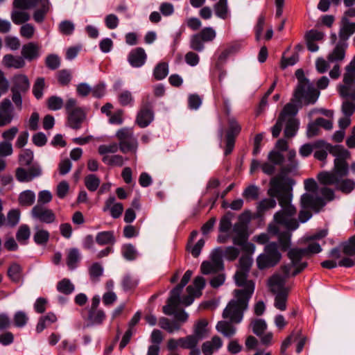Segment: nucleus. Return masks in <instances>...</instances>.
Instances as JSON below:
<instances>
[{
  "label": "nucleus",
  "mask_w": 355,
  "mask_h": 355,
  "mask_svg": "<svg viewBox=\"0 0 355 355\" xmlns=\"http://www.w3.org/2000/svg\"><path fill=\"white\" fill-rule=\"evenodd\" d=\"M254 293V286L250 285L246 290H234L236 300H232L223 310V317L230 318L231 322L239 323L243 318L249 300Z\"/></svg>",
  "instance_id": "1"
},
{
  "label": "nucleus",
  "mask_w": 355,
  "mask_h": 355,
  "mask_svg": "<svg viewBox=\"0 0 355 355\" xmlns=\"http://www.w3.org/2000/svg\"><path fill=\"white\" fill-rule=\"evenodd\" d=\"M293 185L279 181L278 178H272L270 181V188L268 190V194L270 197L276 198L278 200L279 205L282 208H288L289 206H293L291 204Z\"/></svg>",
  "instance_id": "2"
},
{
  "label": "nucleus",
  "mask_w": 355,
  "mask_h": 355,
  "mask_svg": "<svg viewBox=\"0 0 355 355\" xmlns=\"http://www.w3.org/2000/svg\"><path fill=\"white\" fill-rule=\"evenodd\" d=\"M282 259V254L279 250V245L276 242H270L263 248L256 259L257 266L261 270H266L277 266Z\"/></svg>",
  "instance_id": "3"
},
{
  "label": "nucleus",
  "mask_w": 355,
  "mask_h": 355,
  "mask_svg": "<svg viewBox=\"0 0 355 355\" xmlns=\"http://www.w3.org/2000/svg\"><path fill=\"white\" fill-rule=\"evenodd\" d=\"M116 136L119 141V148L123 153H135L137 151V140L130 129L121 128L116 132Z\"/></svg>",
  "instance_id": "4"
},
{
  "label": "nucleus",
  "mask_w": 355,
  "mask_h": 355,
  "mask_svg": "<svg viewBox=\"0 0 355 355\" xmlns=\"http://www.w3.org/2000/svg\"><path fill=\"white\" fill-rule=\"evenodd\" d=\"M241 126L234 116L228 118V128L225 135L224 155L231 154L234 148L236 137L241 132Z\"/></svg>",
  "instance_id": "5"
},
{
  "label": "nucleus",
  "mask_w": 355,
  "mask_h": 355,
  "mask_svg": "<svg viewBox=\"0 0 355 355\" xmlns=\"http://www.w3.org/2000/svg\"><path fill=\"white\" fill-rule=\"evenodd\" d=\"M295 77L297 79L296 89H315L313 83L306 78L304 71L298 69L295 71ZM329 80L327 76H322L316 82V89H326L329 85Z\"/></svg>",
  "instance_id": "6"
},
{
  "label": "nucleus",
  "mask_w": 355,
  "mask_h": 355,
  "mask_svg": "<svg viewBox=\"0 0 355 355\" xmlns=\"http://www.w3.org/2000/svg\"><path fill=\"white\" fill-rule=\"evenodd\" d=\"M42 174V168L37 163L32 164L28 170L19 167L15 171L16 179L19 182H31L33 179L41 176Z\"/></svg>",
  "instance_id": "7"
},
{
  "label": "nucleus",
  "mask_w": 355,
  "mask_h": 355,
  "mask_svg": "<svg viewBox=\"0 0 355 355\" xmlns=\"http://www.w3.org/2000/svg\"><path fill=\"white\" fill-rule=\"evenodd\" d=\"M31 216L41 223L46 224H51L55 220V215L53 211L41 204H37L33 207Z\"/></svg>",
  "instance_id": "8"
},
{
  "label": "nucleus",
  "mask_w": 355,
  "mask_h": 355,
  "mask_svg": "<svg viewBox=\"0 0 355 355\" xmlns=\"http://www.w3.org/2000/svg\"><path fill=\"white\" fill-rule=\"evenodd\" d=\"M14 116V107L10 100L4 98L0 103V127L10 124Z\"/></svg>",
  "instance_id": "9"
},
{
  "label": "nucleus",
  "mask_w": 355,
  "mask_h": 355,
  "mask_svg": "<svg viewBox=\"0 0 355 355\" xmlns=\"http://www.w3.org/2000/svg\"><path fill=\"white\" fill-rule=\"evenodd\" d=\"M300 205L303 209H311L316 211L325 205L324 200L318 196L305 193L301 196Z\"/></svg>",
  "instance_id": "10"
},
{
  "label": "nucleus",
  "mask_w": 355,
  "mask_h": 355,
  "mask_svg": "<svg viewBox=\"0 0 355 355\" xmlns=\"http://www.w3.org/2000/svg\"><path fill=\"white\" fill-rule=\"evenodd\" d=\"M343 82L339 89H355V56L345 68Z\"/></svg>",
  "instance_id": "11"
},
{
  "label": "nucleus",
  "mask_w": 355,
  "mask_h": 355,
  "mask_svg": "<svg viewBox=\"0 0 355 355\" xmlns=\"http://www.w3.org/2000/svg\"><path fill=\"white\" fill-rule=\"evenodd\" d=\"M67 123L69 127L76 130L80 129L82 123L86 117L83 110L80 107H76L67 113Z\"/></svg>",
  "instance_id": "12"
},
{
  "label": "nucleus",
  "mask_w": 355,
  "mask_h": 355,
  "mask_svg": "<svg viewBox=\"0 0 355 355\" xmlns=\"http://www.w3.org/2000/svg\"><path fill=\"white\" fill-rule=\"evenodd\" d=\"M147 55L145 50L141 47L132 49L128 54V61L135 68L142 67L146 61Z\"/></svg>",
  "instance_id": "13"
},
{
  "label": "nucleus",
  "mask_w": 355,
  "mask_h": 355,
  "mask_svg": "<svg viewBox=\"0 0 355 355\" xmlns=\"http://www.w3.org/2000/svg\"><path fill=\"white\" fill-rule=\"evenodd\" d=\"M298 162H288L286 166L281 168L279 173L273 178H278L279 181H282L287 184H295V180L288 177V174L297 171Z\"/></svg>",
  "instance_id": "14"
},
{
  "label": "nucleus",
  "mask_w": 355,
  "mask_h": 355,
  "mask_svg": "<svg viewBox=\"0 0 355 355\" xmlns=\"http://www.w3.org/2000/svg\"><path fill=\"white\" fill-rule=\"evenodd\" d=\"M40 46L35 42H28L23 45L21 49V55L23 59L28 61H32L37 59L40 56Z\"/></svg>",
  "instance_id": "15"
},
{
  "label": "nucleus",
  "mask_w": 355,
  "mask_h": 355,
  "mask_svg": "<svg viewBox=\"0 0 355 355\" xmlns=\"http://www.w3.org/2000/svg\"><path fill=\"white\" fill-rule=\"evenodd\" d=\"M115 197L114 196H110L105 201V207H103V211H106L110 209L111 216L116 219L120 217L123 211V206L121 202H115Z\"/></svg>",
  "instance_id": "16"
},
{
  "label": "nucleus",
  "mask_w": 355,
  "mask_h": 355,
  "mask_svg": "<svg viewBox=\"0 0 355 355\" xmlns=\"http://www.w3.org/2000/svg\"><path fill=\"white\" fill-rule=\"evenodd\" d=\"M296 214V208L295 206H289L288 208L284 207L277 211L273 216L275 222L283 225L286 221Z\"/></svg>",
  "instance_id": "17"
},
{
  "label": "nucleus",
  "mask_w": 355,
  "mask_h": 355,
  "mask_svg": "<svg viewBox=\"0 0 355 355\" xmlns=\"http://www.w3.org/2000/svg\"><path fill=\"white\" fill-rule=\"evenodd\" d=\"M355 33V23L350 22L347 17H342L339 37L341 41L347 40Z\"/></svg>",
  "instance_id": "18"
},
{
  "label": "nucleus",
  "mask_w": 355,
  "mask_h": 355,
  "mask_svg": "<svg viewBox=\"0 0 355 355\" xmlns=\"http://www.w3.org/2000/svg\"><path fill=\"white\" fill-rule=\"evenodd\" d=\"M106 316L102 309H87V317L85 320L88 322V325H100L105 320Z\"/></svg>",
  "instance_id": "19"
},
{
  "label": "nucleus",
  "mask_w": 355,
  "mask_h": 355,
  "mask_svg": "<svg viewBox=\"0 0 355 355\" xmlns=\"http://www.w3.org/2000/svg\"><path fill=\"white\" fill-rule=\"evenodd\" d=\"M154 120V111L149 110L140 109L138 112L136 122L137 125L144 128L148 126L151 122Z\"/></svg>",
  "instance_id": "20"
},
{
  "label": "nucleus",
  "mask_w": 355,
  "mask_h": 355,
  "mask_svg": "<svg viewBox=\"0 0 355 355\" xmlns=\"http://www.w3.org/2000/svg\"><path fill=\"white\" fill-rule=\"evenodd\" d=\"M96 243L101 245H113L116 243L114 231H102L97 233L95 238Z\"/></svg>",
  "instance_id": "21"
},
{
  "label": "nucleus",
  "mask_w": 355,
  "mask_h": 355,
  "mask_svg": "<svg viewBox=\"0 0 355 355\" xmlns=\"http://www.w3.org/2000/svg\"><path fill=\"white\" fill-rule=\"evenodd\" d=\"M328 152L334 156V161H347L350 157V152L342 145H328Z\"/></svg>",
  "instance_id": "22"
},
{
  "label": "nucleus",
  "mask_w": 355,
  "mask_h": 355,
  "mask_svg": "<svg viewBox=\"0 0 355 355\" xmlns=\"http://www.w3.org/2000/svg\"><path fill=\"white\" fill-rule=\"evenodd\" d=\"M80 260L81 254L79 250L76 248H70L66 257V263L68 268L71 270H75Z\"/></svg>",
  "instance_id": "23"
},
{
  "label": "nucleus",
  "mask_w": 355,
  "mask_h": 355,
  "mask_svg": "<svg viewBox=\"0 0 355 355\" xmlns=\"http://www.w3.org/2000/svg\"><path fill=\"white\" fill-rule=\"evenodd\" d=\"M3 64L7 68L21 69L26 63L22 57L14 56L12 54H6L2 60Z\"/></svg>",
  "instance_id": "24"
},
{
  "label": "nucleus",
  "mask_w": 355,
  "mask_h": 355,
  "mask_svg": "<svg viewBox=\"0 0 355 355\" xmlns=\"http://www.w3.org/2000/svg\"><path fill=\"white\" fill-rule=\"evenodd\" d=\"M317 178L320 184L335 185L339 182L340 179L336 176V174L331 171H322L318 174Z\"/></svg>",
  "instance_id": "25"
},
{
  "label": "nucleus",
  "mask_w": 355,
  "mask_h": 355,
  "mask_svg": "<svg viewBox=\"0 0 355 355\" xmlns=\"http://www.w3.org/2000/svg\"><path fill=\"white\" fill-rule=\"evenodd\" d=\"M205 279L202 276L195 277L192 285L187 287V292L190 294H197L198 297L202 295V291L205 287Z\"/></svg>",
  "instance_id": "26"
},
{
  "label": "nucleus",
  "mask_w": 355,
  "mask_h": 355,
  "mask_svg": "<svg viewBox=\"0 0 355 355\" xmlns=\"http://www.w3.org/2000/svg\"><path fill=\"white\" fill-rule=\"evenodd\" d=\"M23 268L17 263H12L8 268L7 275L11 282L19 283L22 278Z\"/></svg>",
  "instance_id": "27"
},
{
  "label": "nucleus",
  "mask_w": 355,
  "mask_h": 355,
  "mask_svg": "<svg viewBox=\"0 0 355 355\" xmlns=\"http://www.w3.org/2000/svg\"><path fill=\"white\" fill-rule=\"evenodd\" d=\"M347 44L343 41H340L335 46L333 51L328 55L330 62L340 61L344 59Z\"/></svg>",
  "instance_id": "28"
},
{
  "label": "nucleus",
  "mask_w": 355,
  "mask_h": 355,
  "mask_svg": "<svg viewBox=\"0 0 355 355\" xmlns=\"http://www.w3.org/2000/svg\"><path fill=\"white\" fill-rule=\"evenodd\" d=\"M214 10L216 17L226 19L230 15L227 0H219L214 4Z\"/></svg>",
  "instance_id": "29"
},
{
  "label": "nucleus",
  "mask_w": 355,
  "mask_h": 355,
  "mask_svg": "<svg viewBox=\"0 0 355 355\" xmlns=\"http://www.w3.org/2000/svg\"><path fill=\"white\" fill-rule=\"evenodd\" d=\"M248 272L237 270L234 275L235 283L238 286L244 287L242 290H246L250 285L252 284L255 287L254 283L252 280H248Z\"/></svg>",
  "instance_id": "30"
},
{
  "label": "nucleus",
  "mask_w": 355,
  "mask_h": 355,
  "mask_svg": "<svg viewBox=\"0 0 355 355\" xmlns=\"http://www.w3.org/2000/svg\"><path fill=\"white\" fill-rule=\"evenodd\" d=\"M216 330L224 336L230 338L236 333V328L230 322L225 320L219 321L216 327Z\"/></svg>",
  "instance_id": "31"
},
{
  "label": "nucleus",
  "mask_w": 355,
  "mask_h": 355,
  "mask_svg": "<svg viewBox=\"0 0 355 355\" xmlns=\"http://www.w3.org/2000/svg\"><path fill=\"white\" fill-rule=\"evenodd\" d=\"M12 89H29L30 82L27 76L22 73L15 74L11 79Z\"/></svg>",
  "instance_id": "32"
},
{
  "label": "nucleus",
  "mask_w": 355,
  "mask_h": 355,
  "mask_svg": "<svg viewBox=\"0 0 355 355\" xmlns=\"http://www.w3.org/2000/svg\"><path fill=\"white\" fill-rule=\"evenodd\" d=\"M46 320L48 327L57 321V317L53 312H49L45 315L41 316L39 318L35 328V331L37 334L42 333L46 328V325L43 324V320Z\"/></svg>",
  "instance_id": "33"
},
{
  "label": "nucleus",
  "mask_w": 355,
  "mask_h": 355,
  "mask_svg": "<svg viewBox=\"0 0 355 355\" xmlns=\"http://www.w3.org/2000/svg\"><path fill=\"white\" fill-rule=\"evenodd\" d=\"M35 200V193L31 190H26L20 193L18 198L19 203L23 207L33 205Z\"/></svg>",
  "instance_id": "34"
},
{
  "label": "nucleus",
  "mask_w": 355,
  "mask_h": 355,
  "mask_svg": "<svg viewBox=\"0 0 355 355\" xmlns=\"http://www.w3.org/2000/svg\"><path fill=\"white\" fill-rule=\"evenodd\" d=\"M332 171L340 179H343L349 173V165L347 161H334V166Z\"/></svg>",
  "instance_id": "35"
},
{
  "label": "nucleus",
  "mask_w": 355,
  "mask_h": 355,
  "mask_svg": "<svg viewBox=\"0 0 355 355\" xmlns=\"http://www.w3.org/2000/svg\"><path fill=\"white\" fill-rule=\"evenodd\" d=\"M11 19L15 24L19 25L30 19V15L25 10L13 9L11 12Z\"/></svg>",
  "instance_id": "36"
},
{
  "label": "nucleus",
  "mask_w": 355,
  "mask_h": 355,
  "mask_svg": "<svg viewBox=\"0 0 355 355\" xmlns=\"http://www.w3.org/2000/svg\"><path fill=\"white\" fill-rule=\"evenodd\" d=\"M288 298V291L286 288L280 290L275 297V306L280 311L286 309V302Z\"/></svg>",
  "instance_id": "37"
},
{
  "label": "nucleus",
  "mask_w": 355,
  "mask_h": 355,
  "mask_svg": "<svg viewBox=\"0 0 355 355\" xmlns=\"http://www.w3.org/2000/svg\"><path fill=\"white\" fill-rule=\"evenodd\" d=\"M103 267L98 262L93 263L89 268V275L92 282H97L103 274Z\"/></svg>",
  "instance_id": "38"
},
{
  "label": "nucleus",
  "mask_w": 355,
  "mask_h": 355,
  "mask_svg": "<svg viewBox=\"0 0 355 355\" xmlns=\"http://www.w3.org/2000/svg\"><path fill=\"white\" fill-rule=\"evenodd\" d=\"M199 340L193 334L186 337L180 338V347L182 349H197V345Z\"/></svg>",
  "instance_id": "39"
},
{
  "label": "nucleus",
  "mask_w": 355,
  "mask_h": 355,
  "mask_svg": "<svg viewBox=\"0 0 355 355\" xmlns=\"http://www.w3.org/2000/svg\"><path fill=\"white\" fill-rule=\"evenodd\" d=\"M121 254L123 258L128 261L135 260L138 255L137 250L131 243H125L122 245Z\"/></svg>",
  "instance_id": "40"
},
{
  "label": "nucleus",
  "mask_w": 355,
  "mask_h": 355,
  "mask_svg": "<svg viewBox=\"0 0 355 355\" xmlns=\"http://www.w3.org/2000/svg\"><path fill=\"white\" fill-rule=\"evenodd\" d=\"M305 250L304 248H294L288 250L287 256L291 259V263L293 266L301 261L303 257L306 256Z\"/></svg>",
  "instance_id": "41"
},
{
  "label": "nucleus",
  "mask_w": 355,
  "mask_h": 355,
  "mask_svg": "<svg viewBox=\"0 0 355 355\" xmlns=\"http://www.w3.org/2000/svg\"><path fill=\"white\" fill-rule=\"evenodd\" d=\"M207 324L208 322L205 319L200 320L196 323L193 335L196 336V338H198V340H200L205 337L207 332L206 327Z\"/></svg>",
  "instance_id": "42"
},
{
  "label": "nucleus",
  "mask_w": 355,
  "mask_h": 355,
  "mask_svg": "<svg viewBox=\"0 0 355 355\" xmlns=\"http://www.w3.org/2000/svg\"><path fill=\"white\" fill-rule=\"evenodd\" d=\"M354 187L355 182L351 179H341L336 186V190L340 191L344 193H351L354 190Z\"/></svg>",
  "instance_id": "43"
},
{
  "label": "nucleus",
  "mask_w": 355,
  "mask_h": 355,
  "mask_svg": "<svg viewBox=\"0 0 355 355\" xmlns=\"http://www.w3.org/2000/svg\"><path fill=\"white\" fill-rule=\"evenodd\" d=\"M159 324L161 328L171 334L180 329V324L178 321L171 322L169 319L164 317L159 319Z\"/></svg>",
  "instance_id": "44"
},
{
  "label": "nucleus",
  "mask_w": 355,
  "mask_h": 355,
  "mask_svg": "<svg viewBox=\"0 0 355 355\" xmlns=\"http://www.w3.org/2000/svg\"><path fill=\"white\" fill-rule=\"evenodd\" d=\"M340 247H341L343 252L345 255H355V235L349 238L347 241L342 242Z\"/></svg>",
  "instance_id": "45"
},
{
  "label": "nucleus",
  "mask_w": 355,
  "mask_h": 355,
  "mask_svg": "<svg viewBox=\"0 0 355 355\" xmlns=\"http://www.w3.org/2000/svg\"><path fill=\"white\" fill-rule=\"evenodd\" d=\"M299 128V121L296 119H290L286 123L284 135L286 137H293L297 134Z\"/></svg>",
  "instance_id": "46"
},
{
  "label": "nucleus",
  "mask_w": 355,
  "mask_h": 355,
  "mask_svg": "<svg viewBox=\"0 0 355 355\" xmlns=\"http://www.w3.org/2000/svg\"><path fill=\"white\" fill-rule=\"evenodd\" d=\"M223 254V250L220 247L215 248L211 254V261L214 262L219 270H224Z\"/></svg>",
  "instance_id": "47"
},
{
  "label": "nucleus",
  "mask_w": 355,
  "mask_h": 355,
  "mask_svg": "<svg viewBox=\"0 0 355 355\" xmlns=\"http://www.w3.org/2000/svg\"><path fill=\"white\" fill-rule=\"evenodd\" d=\"M74 285L69 279L64 278L57 284V290L64 295H69L73 292Z\"/></svg>",
  "instance_id": "48"
},
{
  "label": "nucleus",
  "mask_w": 355,
  "mask_h": 355,
  "mask_svg": "<svg viewBox=\"0 0 355 355\" xmlns=\"http://www.w3.org/2000/svg\"><path fill=\"white\" fill-rule=\"evenodd\" d=\"M100 183V179L95 174H89L85 178V185L89 191H96Z\"/></svg>",
  "instance_id": "49"
},
{
  "label": "nucleus",
  "mask_w": 355,
  "mask_h": 355,
  "mask_svg": "<svg viewBox=\"0 0 355 355\" xmlns=\"http://www.w3.org/2000/svg\"><path fill=\"white\" fill-rule=\"evenodd\" d=\"M38 0H14L13 8L25 10L37 6Z\"/></svg>",
  "instance_id": "50"
},
{
  "label": "nucleus",
  "mask_w": 355,
  "mask_h": 355,
  "mask_svg": "<svg viewBox=\"0 0 355 355\" xmlns=\"http://www.w3.org/2000/svg\"><path fill=\"white\" fill-rule=\"evenodd\" d=\"M205 42L200 35L196 33L191 37L189 46L193 51L202 52L205 49Z\"/></svg>",
  "instance_id": "51"
},
{
  "label": "nucleus",
  "mask_w": 355,
  "mask_h": 355,
  "mask_svg": "<svg viewBox=\"0 0 355 355\" xmlns=\"http://www.w3.org/2000/svg\"><path fill=\"white\" fill-rule=\"evenodd\" d=\"M168 73V66L166 62H159L156 65L153 71V76L156 80H162Z\"/></svg>",
  "instance_id": "52"
},
{
  "label": "nucleus",
  "mask_w": 355,
  "mask_h": 355,
  "mask_svg": "<svg viewBox=\"0 0 355 355\" xmlns=\"http://www.w3.org/2000/svg\"><path fill=\"white\" fill-rule=\"evenodd\" d=\"M50 237V234L47 230H39L33 235V241L38 245H45Z\"/></svg>",
  "instance_id": "53"
},
{
  "label": "nucleus",
  "mask_w": 355,
  "mask_h": 355,
  "mask_svg": "<svg viewBox=\"0 0 355 355\" xmlns=\"http://www.w3.org/2000/svg\"><path fill=\"white\" fill-rule=\"evenodd\" d=\"M56 78L60 86L67 87L71 80V72L68 69L60 70L56 73Z\"/></svg>",
  "instance_id": "54"
},
{
  "label": "nucleus",
  "mask_w": 355,
  "mask_h": 355,
  "mask_svg": "<svg viewBox=\"0 0 355 355\" xmlns=\"http://www.w3.org/2000/svg\"><path fill=\"white\" fill-rule=\"evenodd\" d=\"M252 332L257 336H261L267 328L266 322L263 319H255L251 322Z\"/></svg>",
  "instance_id": "55"
},
{
  "label": "nucleus",
  "mask_w": 355,
  "mask_h": 355,
  "mask_svg": "<svg viewBox=\"0 0 355 355\" xmlns=\"http://www.w3.org/2000/svg\"><path fill=\"white\" fill-rule=\"evenodd\" d=\"M14 325L17 328L24 327L28 321V317L23 311H17L13 316Z\"/></svg>",
  "instance_id": "56"
},
{
  "label": "nucleus",
  "mask_w": 355,
  "mask_h": 355,
  "mask_svg": "<svg viewBox=\"0 0 355 355\" xmlns=\"http://www.w3.org/2000/svg\"><path fill=\"white\" fill-rule=\"evenodd\" d=\"M33 160V152L31 149H24L19 155V163L25 166H31Z\"/></svg>",
  "instance_id": "57"
},
{
  "label": "nucleus",
  "mask_w": 355,
  "mask_h": 355,
  "mask_svg": "<svg viewBox=\"0 0 355 355\" xmlns=\"http://www.w3.org/2000/svg\"><path fill=\"white\" fill-rule=\"evenodd\" d=\"M277 205L276 200L274 198H264L259 202L257 210L259 213H264L270 209L275 207Z\"/></svg>",
  "instance_id": "58"
},
{
  "label": "nucleus",
  "mask_w": 355,
  "mask_h": 355,
  "mask_svg": "<svg viewBox=\"0 0 355 355\" xmlns=\"http://www.w3.org/2000/svg\"><path fill=\"white\" fill-rule=\"evenodd\" d=\"M102 161L109 166H122L124 164L123 157L120 155H114L112 156H103Z\"/></svg>",
  "instance_id": "59"
},
{
  "label": "nucleus",
  "mask_w": 355,
  "mask_h": 355,
  "mask_svg": "<svg viewBox=\"0 0 355 355\" xmlns=\"http://www.w3.org/2000/svg\"><path fill=\"white\" fill-rule=\"evenodd\" d=\"M63 105L64 101L61 97L52 96L47 100V107L50 110H59L63 107Z\"/></svg>",
  "instance_id": "60"
},
{
  "label": "nucleus",
  "mask_w": 355,
  "mask_h": 355,
  "mask_svg": "<svg viewBox=\"0 0 355 355\" xmlns=\"http://www.w3.org/2000/svg\"><path fill=\"white\" fill-rule=\"evenodd\" d=\"M202 103V96L198 94H191L188 96V107L191 110H197Z\"/></svg>",
  "instance_id": "61"
},
{
  "label": "nucleus",
  "mask_w": 355,
  "mask_h": 355,
  "mask_svg": "<svg viewBox=\"0 0 355 355\" xmlns=\"http://www.w3.org/2000/svg\"><path fill=\"white\" fill-rule=\"evenodd\" d=\"M46 67L51 70H55L60 66V58L56 54H49L45 60Z\"/></svg>",
  "instance_id": "62"
},
{
  "label": "nucleus",
  "mask_w": 355,
  "mask_h": 355,
  "mask_svg": "<svg viewBox=\"0 0 355 355\" xmlns=\"http://www.w3.org/2000/svg\"><path fill=\"white\" fill-rule=\"evenodd\" d=\"M137 285L138 281L133 279L130 275H125L121 282L122 288L125 292L134 290Z\"/></svg>",
  "instance_id": "63"
},
{
  "label": "nucleus",
  "mask_w": 355,
  "mask_h": 355,
  "mask_svg": "<svg viewBox=\"0 0 355 355\" xmlns=\"http://www.w3.org/2000/svg\"><path fill=\"white\" fill-rule=\"evenodd\" d=\"M268 159L270 162L278 166L282 165L285 160L284 155L280 151L275 150H272L268 153Z\"/></svg>",
  "instance_id": "64"
}]
</instances>
